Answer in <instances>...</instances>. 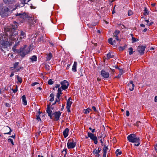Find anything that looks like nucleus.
<instances>
[{
    "instance_id": "nucleus-36",
    "label": "nucleus",
    "mask_w": 157,
    "mask_h": 157,
    "mask_svg": "<svg viewBox=\"0 0 157 157\" xmlns=\"http://www.w3.org/2000/svg\"><path fill=\"white\" fill-rule=\"evenodd\" d=\"M60 98H57L55 101V103H58V104H59L60 102Z\"/></svg>"
},
{
    "instance_id": "nucleus-17",
    "label": "nucleus",
    "mask_w": 157,
    "mask_h": 157,
    "mask_svg": "<svg viewBox=\"0 0 157 157\" xmlns=\"http://www.w3.org/2000/svg\"><path fill=\"white\" fill-rule=\"evenodd\" d=\"M77 62L76 61H75L74 62V64L73 65L72 68V71H73L75 72L77 71L76 68H77Z\"/></svg>"
},
{
    "instance_id": "nucleus-63",
    "label": "nucleus",
    "mask_w": 157,
    "mask_h": 157,
    "mask_svg": "<svg viewBox=\"0 0 157 157\" xmlns=\"http://www.w3.org/2000/svg\"><path fill=\"white\" fill-rule=\"evenodd\" d=\"M97 80L98 81H101V78H97Z\"/></svg>"
},
{
    "instance_id": "nucleus-16",
    "label": "nucleus",
    "mask_w": 157,
    "mask_h": 157,
    "mask_svg": "<svg viewBox=\"0 0 157 157\" xmlns=\"http://www.w3.org/2000/svg\"><path fill=\"white\" fill-rule=\"evenodd\" d=\"M22 104L24 105H27V102L26 99V98L25 95L22 96L21 97Z\"/></svg>"
},
{
    "instance_id": "nucleus-64",
    "label": "nucleus",
    "mask_w": 157,
    "mask_h": 157,
    "mask_svg": "<svg viewBox=\"0 0 157 157\" xmlns=\"http://www.w3.org/2000/svg\"><path fill=\"white\" fill-rule=\"evenodd\" d=\"M106 154H103V157H106Z\"/></svg>"
},
{
    "instance_id": "nucleus-57",
    "label": "nucleus",
    "mask_w": 157,
    "mask_h": 157,
    "mask_svg": "<svg viewBox=\"0 0 157 157\" xmlns=\"http://www.w3.org/2000/svg\"><path fill=\"white\" fill-rule=\"evenodd\" d=\"M64 105H63L62 106V108H61V110H63L64 109Z\"/></svg>"
},
{
    "instance_id": "nucleus-56",
    "label": "nucleus",
    "mask_w": 157,
    "mask_h": 157,
    "mask_svg": "<svg viewBox=\"0 0 157 157\" xmlns=\"http://www.w3.org/2000/svg\"><path fill=\"white\" fill-rule=\"evenodd\" d=\"M140 26L141 27H144L145 26V25L143 24H141L140 25Z\"/></svg>"
},
{
    "instance_id": "nucleus-4",
    "label": "nucleus",
    "mask_w": 157,
    "mask_h": 157,
    "mask_svg": "<svg viewBox=\"0 0 157 157\" xmlns=\"http://www.w3.org/2000/svg\"><path fill=\"white\" fill-rule=\"evenodd\" d=\"M29 52V48L26 45H25L23 48H21L18 51V53L22 57H24Z\"/></svg>"
},
{
    "instance_id": "nucleus-23",
    "label": "nucleus",
    "mask_w": 157,
    "mask_h": 157,
    "mask_svg": "<svg viewBox=\"0 0 157 157\" xmlns=\"http://www.w3.org/2000/svg\"><path fill=\"white\" fill-rule=\"evenodd\" d=\"M108 42L110 44L114 46H116V45L113 42V39L112 38H110L109 39Z\"/></svg>"
},
{
    "instance_id": "nucleus-43",
    "label": "nucleus",
    "mask_w": 157,
    "mask_h": 157,
    "mask_svg": "<svg viewBox=\"0 0 157 157\" xmlns=\"http://www.w3.org/2000/svg\"><path fill=\"white\" fill-rule=\"evenodd\" d=\"M113 37H114L117 41H118L119 42H120V40L118 38V36H113Z\"/></svg>"
},
{
    "instance_id": "nucleus-48",
    "label": "nucleus",
    "mask_w": 157,
    "mask_h": 157,
    "mask_svg": "<svg viewBox=\"0 0 157 157\" xmlns=\"http://www.w3.org/2000/svg\"><path fill=\"white\" fill-rule=\"evenodd\" d=\"M92 109H93L94 111L95 112H97V110L96 109V107L94 106H93L92 107Z\"/></svg>"
},
{
    "instance_id": "nucleus-29",
    "label": "nucleus",
    "mask_w": 157,
    "mask_h": 157,
    "mask_svg": "<svg viewBox=\"0 0 157 157\" xmlns=\"http://www.w3.org/2000/svg\"><path fill=\"white\" fill-rule=\"evenodd\" d=\"M91 110H92L91 109H90L88 108L85 110L84 113L85 114L88 113L90 112V111Z\"/></svg>"
},
{
    "instance_id": "nucleus-30",
    "label": "nucleus",
    "mask_w": 157,
    "mask_h": 157,
    "mask_svg": "<svg viewBox=\"0 0 157 157\" xmlns=\"http://www.w3.org/2000/svg\"><path fill=\"white\" fill-rule=\"evenodd\" d=\"M119 149H117L116 152L117 156H118V155H120L121 154L122 152L121 151H119Z\"/></svg>"
},
{
    "instance_id": "nucleus-25",
    "label": "nucleus",
    "mask_w": 157,
    "mask_h": 157,
    "mask_svg": "<svg viewBox=\"0 0 157 157\" xmlns=\"http://www.w3.org/2000/svg\"><path fill=\"white\" fill-rule=\"evenodd\" d=\"M128 52H129V54L130 55H131L133 53V49L131 47V48H129Z\"/></svg>"
},
{
    "instance_id": "nucleus-53",
    "label": "nucleus",
    "mask_w": 157,
    "mask_h": 157,
    "mask_svg": "<svg viewBox=\"0 0 157 157\" xmlns=\"http://www.w3.org/2000/svg\"><path fill=\"white\" fill-rule=\"evenodd\" d=\"M26 0H22V2H21L23 4H26V3H25Z\"/></svg>"
},
{
    "instance_id": "nucleus-24",
    "label": "nucleus",
    "mask_w": 157,
    "mask_h": 157,
    "mask_svg": "<svg viewBox=\"0 0 157 157\" xmlns=\"http://www.w3.org/2000/svg\"><path fill=\"white\" fill-rule=\"evenodd\" d=\"M50 97H51L49 101H52L54 100V95L53 94L51 93L50 95Z\"/></svg>"
},
{
    "instance_id": "nucleus-44",
    "label": "nucleus",
    "mask_w": 157,
    "mask_h": 157,
    "mask_svg": "<svg viewBox=\"0 0 157 157\" xmlns=\"http://www.w3.org/2000/svg\"><path fill=\"white\" fill-rule=\"evenodd\" d=\"M23 69V67H20L19 68L17 69H16L15 70V71L17 72L18 71L21 69Z\"/></svg>"
},
{
    "instance_id": "nucleus-35",
    "label": "nucleus",
    "mask_w": 157,
    "mask_h": 157,
    "mask_svg": "<svg viewBox=\"0 0 157 157\" xmlns=\"http://www.w3.org/2000/svg\"><path fill=\"white\" fill-rule=\"evenodd\" d=\"M54 83L53 81H52V80L51 79H49L48 82V83L49 85H52Z\"/></svg>"
},
{
    "instance_id": "nucleus-14",
    "label": "nucleus",
    "mask_w": 157,
    "mask_h": 157,
    "mask_svg": "<svg viewBox=\"0 0 157 157\" xmlns=\"http://www.w3.org/2000/svg\"><path fill=\"white\" fill-rule=\"evenodd\" d=\"M4 2L8 4H13L16 2V0H3Z\"/></svg>"
},
{
    "instance_id": "nucleus-3",
    "label": "nucleus",
    "mask_w": 157,
    "mask_h": 157,
    "mask_svg": "<svg viewBox=\"0 0 157 157\" xmlns=\"http://www.w3.org/2000/svg\"><path fill=\"white\" fill-rule=\"evenodd\" d=\"M128 141L131 143H134V146H138L140 145V139L134 134L129 135L127 136Z\"/></svg>"
},
{
    "instance_id": "nucleus-18",
    "label": "nucleus",
    "mask_w": 157,
    "mask_h": 157,
    "mask_svg": "<svg viewBox=\"0 0 157 157\" xmlns=\"http://www.w3.org/2000/svg\"><path fill=\"white\" fill-rule=\"evenodd\" d=\"M20 36V40L24 38L26 36L25 33L23 31H21V33Z\"/></svg>"
},
{
    "instance_id": "nucleus-39",
    "label": "nucleus",
    "mask_w": 157,
    "mask_h": 157,
    "mask_svg": "<svg viewBox=\"0 0 157 157\" xmlns=\"http://www.w3.org/2000/svg\"><path fill=\"white\" fill-rule=\"evenodd\" d=\"M94 153L95 154H96V156L97 155V156H99L100 154L98 153V151L97 150H96L94 151Z\"/></svg>"
},
{
    "instance_id": "nucleus-52",
    "label": "nucleus",
    "mask_w": 157,
    "mask_h": 157,
    "mask_svg": "<svg viewBox=\"0 0 157 157\" xmlns=\"http://www.w3.org/2000/svg\"><path fill=\"white\" fill-rule=\"evenodd\" d=\"M5 105L6 106L8 107H10V106L9 103H6Z\"/></svg>"
},
{
    "instance_id": "nucleus-28",
    "label": "nucleus",
    "mask_w": 157,
    "mask_h": 157,
    "mask_svg": "<svg viewBox=\"0 0 157 157\" xmlns=\"http://www.w3.org/2000/svg\"><path fill=\"white\" fill-rule=\"evenodd\" d=\"M107 57L108 59H109L110 58H112L113 57V55H111V53H109L107 54Z\"/></svg>"
},
{
    "instance_id": "nucleus-22",
    "label": "nucleus",
    "mask_w": 157,
    "mask_h": 157,
    "mask_svg": "<svg viewBox=\"0 0 157 157\" xmlns=\"http://www.w3.org/2000/svg\"><path fill=\"white\" fill-rule=\"evenodd\" d=\"M52 57V54L51 52L49 53V54L48 55L47 57L46 58L47 60L48 61L50 60L51 59Z\"/></svg>"
},
{
    "instance_id": "nucleus-54",
    "label": "nucleus",
    "mask_w": 157,
    "mask_h": 157,
    "mask_svg": "<svg viewBox=\"0 0 157 157\" xmlns=\"http://www.w3.org/2000/svg\"><path fill=\"white\" fill-rule=\"evenodd\" d=\"M71 65V64H68L67 65V68H66V69H68L69 68V67H70V66Z\"/></svg>"
},
{
    "instance_id": "nucleus-10",
    "label": "nucleus",
    "mask_w": 157,
    "mask_h": 157,
    "mask_svg": "<svg viewBox=\"0 0 157 157\" xmlns=\"http://www.w3.org/2000/svg\"><path fill=\"white\" fill-rule=\"evenodd\" d=\"M71 98H69L67 100V106L66 108L67 109V111L69 113L71 112L70 110V108L71 107V106L72 104V102L71 101Z\"/></svg>"
},
{
    "instance_id": "nucleus-60",
    "label": "nucleus",
    "mask_w": 157,
    "mask_h": 157,
    "mask_svg": "<svg viewBox=\"0 0 157 157\" xmlns=\"http://www.w3.org/2000/svg\"><path fill=\"white\" fill-rule=\"evenodd\" d=\"M100 142H101V145H103V144H103V141H102V139L101 138V139L100 140Z\"/></svg>"
},
{
    "instance_id": "nucleus-50",
    "label": "nucleus",
    "mask_w": 157,
    "mask_h": 157,
    "mask_svg": "<svg viewBox=\"0 0 157 157\" xmlns=\"http://www.w3.org/2000/svg\"><path fill=\"white\" fill-rule=\"evenodd\" d=\"M126 115L128 117L129 115V112L127 110L126 111Z\"/></svg>"
},
{
    "instance_id": "nucleus-9",
    "label": "nucleus",
    "mask_w": 157,
    "mask_h": 157,
    "mask_svg": "<svg viewBox=\"0 0 157 157\" xmlns=\"http://www.w3.org/2000/svg\"><path fill=\"white\" fill-rule=\"evenodd\" d=\"M146 46H139L137 49V51L140 53L141 55H143L144 53Z\"/></svg>"
},
{
    "instance_id": "nucleus-26",
    "label": "nucleus",
    "mask_w": 157,
    "mask_h": 157,
    "mask_svg": "<svg viewBox=\"0 0 157 157\" xmlns=\"http://www.w3.org/2000/svg\"><path fill=\"white\" fill-rule=\"evenodd\" d=\"M120 33V32L118 30H116L113 34V37L116 36H118V35Z\"/></svg>"
},
{
    "instance_id": "nucleus-46",
    "label": "nucleus",
    "mask_w": 157,
    "mask_h": 157,
    "mask_svg": "<svg viewBox=\"0 0 157 157\" xmlns=\"http://www.w3.org/2000/svg\"><path fill=\"white\" fill-rule=\"evenodd\" d=\"M38 84H39V83L38 82H34L33 83L31 84V86H34L35 85H36Z\"/></svg>"
},
{
    "instance_id": "nucleus-55",
    "label": "nucleus",
    "mask_w": 157,
    "mask_h": 157,
    "mask_svg": "<svg viewBox=\"0 0 157 157\" xmlns=\"http://www.w3.org/2000/svg\"><path fill=\"white\" fill-rule=\"evenodd\" d=\"M14 75V73L13 72H12L11 73V74H10V77H12V76H13Z\"/></svg>"
},
{
    "instance_id": "nucleus-8",
    "label": "nucleus",
    "mask_w": 157,
    "mask_h": 157,
    "mask_svg": "<svg viewBox=\"0 0 157 157\" xmlns=\"http://www.w3.org/2000/svg\"><path fill=\"white\" fill-rule=\"evenodd\" d=\"M61 85V88L63 90H65L68 88L69 84L68 82L66 80H64L60 82Z\"/></svg>"
},
{
    "instance_id": "nucleus-2",
    "label": "nucleus",
    "mask_w": 157,
    "mask_h": 157,
    "mask_svg": "<svg viewBox=\"0 0 157 157\" xmlns=\"http://www.w3.org/2000/svg\"><path fill=\"white\" fill-rule=\"evenodd\" d=\"M21 17L23 19L22 22H27L30 26H34L36 23V20L34 17H30L26 14L21 15Z\"/></svg>"
},
{
    "instance_id": "nucleus-34",
    "label": "nucleus",
    "mask_w": 157,
    "mask_h": 157,
    "mask_svg": "<svg viewBox=\"0 0 157 157\" xmlns=\"http://www.w3.org/2000/svg\"><path fill=\"white\" fill-rule=\"evenodd\" d=\"M8 141L9 142H10L13 145H14V143L13 139H12L9 138L8 139Z\"/></svg>"
},
{
    "instance_id": "nucleus-1",
    "label": "nucleus",
    "mask_w": 157,
    "mask_h": 157,
    "mask_svg": "<svg viewBox=\"0 0 157 157\" xmlns=\"http://www.w3.org/2000/svg\"><path fill=\"white\" fill-rule=\"evenodd\" d=\"M14 25H12V28L5 33L2 36L3 41L1 44V48L2 50L3 48L7 47L8 44L12 43L13 41L17 40H18V32L16 30V28L17 27V22H14Z\"/></svg>"
},
{
    "instance_id": "nucleus-12",
    "label": "nucleus",
    "mask_w": 157,
    "mask_h": 157,
    "mask_svg": "<svg viewBox=\"0 0 157 157\" xmlns=\"http://www.w3.org/2000/svg\"><path fill=\"white\" fill-rule=\"evenodd\" d=\"M127 86L130 90L132 91L133 90L135 86L132 81H130L128 84Z\"/></svg>"
},
{
    "instance_id": "nucleus-15",
    "label": "nucleus",
    "mask_w": 157,
    "mask_h": 157,
    "mask_svg": "<svg viewBox=\"0 0 157 157\" xmlns=\"http://www.w3.org/2000/svg\"><path fill=\"white\" fill-rule=\"evenodd\" d=\"M46 112L47 113H48V116L50 117L52 115V111L50 109V106L49 105H48L47 106Z\"/></svg>"
},
{
    "instance_id": "nucleus-40",
    "label": "nucleus",
    "mask_w": 157,
    "mask_h": 157,
    "mask_svg": "<svg viewBox=\"0 0 157 157\" xmlns=\"http://www.w3.org/2000/svg\"><path fill=\"white\" fill-rule=\"evenodd\" d=\"M67 149H64L62 151V153L64 155V156L67 153V151H66Z\"/></svg>"
},
{
    "instance_id": "nucleus-32",
    "label": "nucleus",
    "mask_w": 157,
    "mask_h": 157,
    "mask_svg": "<svg viewBox=\"0 0 157 157\" xmlns=\"http://www.w3.org/2000/svg\"><path fill=\"white\" fill-rule=\"evenodd\" d=\"M133 14V12L131 10H129L128 12V15L129 16L132 15Z\"/></svg>"
},
{
    "instance_id": "nucleus-51",
    "label": "nucleus",
    "mask_w": 157,
    "mask_h": 157,
    "mask_svg": "<svg viewBox=\"0 0 157 157\" xmlns=\"http://www.w3.org/2000/svg\"><path fill=\"white\" fill-rule=\"evenodd\" d=\"M61 94H59V93H57V95H56V97L57 98H60V95Z\"/></svg>"
},
{
    "instance_id": "nucleus-19",
    "label": "nucleus",
    "mask_w": 157,
    "mask_h": 157,
    "mask_svg": "<svg viewBox=\"0 0 157 157\" xmlns=\"http://www.w3.org/2000/svg\"><path fill=\"white\" fill-rule=\"evenodd\" d=\"M117 68L119 70V73L117 76V77L118 78H120L121 75L124 72V71L122 69H120L119 68L117 67Z\"/></svg>"
},
{
    "instance_id": "nucleus-7",
    "label": "nucleus",
    "mask_w": 157,
    "mask_h": 157,
    "mask_svg": "<svg viewBox=\"0 0 157 157\" xmlns=\"http://www.w3.org/2000/svg\"><path fill=\"white\" fill-rule=\"evenodd\" d=\"M76 143L74 140L71 139L68 140L67 143V147L68 149L74 148L76 145Z\"/></svg>"
},
{
    "instance_id": "nucleus-47",
    "label": "nucleus",
    "mask_w": 157,
    "mask_h": 157,
    "mask_svg": "<svg viewBox=\"0 0 157 157\" xmlns=\"http://www.w3.org/2000/svg\"><path fill=\"white\" fill-rule=\"evenodd\" d=\"M132 43L134 42H135L136 41V39L134 37H132Z\"/></svg>"
},
{
    "instance_id": "nucleus-41",
    "label": "nucleus",
    "mask_w": 157,
    "mask_h": 157,
    "mask_svg": "<svg viewBox=\"0 0 157 157\" xmlns=\"http://www.w3.org/2000/svg\"><path fill=\"white\" fill-rule=\"evenodd\" d=\"M58 92L57 93L62 94V90H61V88H59V89H58Z\"/></svg>"
},
{
    "instance_id": "nucleus-11",
    "label": "nucleus",
    "mask_w": 157,
    "mask_h": 157,
    "mask_svg": "<svg viewBox=\"0 0 157 157\" xmlns=\"http://www.w3.org/2000/svg\"><path fill=\"white\" fill-rule=\"evenodd\" d=\"M101 75L104 78H107L109 77V73L108 72L105 71V70H102L101 72Z\"/></svg>"
},
{
    "instance_id": "nucleus-33",
    "label": "nucleus",
    "mask_w": 157,
    "mask_h": 157,
    "mask_svg": "<svg viewBox=\"0 0 157 157\" xmlns=\"http://www.w3.org/2000/svg\"><path fill=\"white\" fill-rule=\"evenodd\" d=\"M149 13L147 11V10L146 8H145L144 12V15H148Z\"/></svg>"
},
{
    "instance_id": "nucleus-59",
    "label": "nucleus",
    "mask_w": 157,
    "mask_h": 157,
    "mask_svg": "<svg viewBox=\"0 0 157 157\" xmlns=\"http://www.w3.org/2000/svg\"><path fill=\"white\" fill-rule=\"evenodd\" d=\"M155 150L157 151V145H155Z\"/></svg>"
},
{
    "instance_id": "nucleus-62",
    "label": "nucleus",
    "mask_w": 157,
    "mask_h": 157,
    "mask_svg": "<svg viewBox=\"0 0 157 157\" xmlns=\"http://www.w3.org/2000/svg\"><path fill=\"white\" fill-rule=\"evenodd\" d=\"M157 97L155 96V101L156 102H157Z\"/></svg>"
},
{
    "instance_id": "nucleus-21",
    "label": "nucleus",
    "mask_w": 157,
    "mask_h": 157,
    "mask_svg": "<svg viewBox=\"0 0 157 157\" xmlns=\"http://www.w3.org/2000/svg\"><path fill=\"white\" fill-rule=\"evenodd\" d=\"M108 150V148L107 146H106L105 145L103 149V151L104 154H106L107 153V151Z\"/></svg>"
},
{
    "instance_id": "nucleus-31",
    "label": "nucleus",
    "mask_w": 157,
    "mask_h": 157,
    "mask_svg": "<svg viewBox=\"0 0 157 157\" xmlns=\"http://www.w3.org/2000/svg\"><path fill=\"white\" fill-rule=\"evenodd\" d=\"M18 87L17 86H16L15 88L14 89H12V90H13V93H16L18 91Z\"/></svg>"
},
{
    "instance_id": "nucleus-5",
    "label": "nucleus",
    "mask_w": 157,
    "mask_h": 157,
    "mask_svg": "<svg viewBox=\"0 0 157 157\" xmlns=\"http://www.w3.org/2000/svg\"><path fill=\"white\" fill-rule=\"evenodd\" d=\"M61 114V113L60 111L55 112L52 114L50 118L53 119L54 121H57L59 119Z\"/></svg>"
},
{
    "instance_id": "nucleus-38",
    "label": "nucleus",
    "mask_w": 157,
    "mask_h": 157,
    "mask_svg": "<svg viewBox=\"0 0 157 157\" xmlns=\"http://www.w3.org/2000/svg\"><path fill=\"white\" fill-rule=\"evenodd\" d=\"M19 64L18 62H16L13 64V67L14 68H16L18 66Z\"/></svg>"
},
{
    "instance_id": "nucleus-13",
    "label": "nucleus",
    "mask_w": 157,
    "mask_h": 157,
    "mask_svg": "<svg viewBox=\"0 0 157 157\" xmlns=\"http://www.w3.org/2000/svg\"><path fill=\"white\" fill-rule=\"evenodd\" d=\"M69 129L68 128H66L63 132V135L64 137L66 138L67 137L68 135V132Z\"/></svg>"
},
{
    "instance_id": "nucleus-45",
    "label": "nucleus",
    "mask_w": 157,
    "mask_h": 157,
    "mask_svg": "<svg viewBox=\"0 0 157 157\" xmlns=\"http://www.w3.org/2000/svg\"><path fill=\"white\" fill-rule=\"evenodd\" d=\"M36 119L38 121H41V119L40 118L39 115L36 116Z\"/></svg>"
},
{
    "instance_id": "nucleus-61",
    "label": "nucleus",
    "mask_w": 157,
    "mask_h": 157,
    "mask_svg": "<svg viewBox=\"0 0 157 157\" xmlns=\"http://www.w3.org/2000/svg\"><path fill=\"white\" fill-rule=\"evenodd\" d=\"M50 44L52 46H53L54 45L53 43L52 42H50Z\"/></svg>"
},
{
    "instance_id": "nucleus-6",
    "label": "nucleus",
    "mask_w": 157,
    "mask_h": 157,
    "mask_svg": "<svg viewBox=\"0 0 157 157\" xmlns=\"http://www.w3.org/2000/svg\"><path fill=\"white\" fill-rule=\"evenodd\" d=\"M88 137L86 136V139H87L88 137L90 138V139L93 140L94 142V143L97 144H98V139L97 136L94 135L93 134L90 133V132H88Z\"/></svg>"
},
{
    "instance_id": "nucleus-42",
    "label": "nucleus",
    "mask_w": 157,
    "mask_h": 157,
    "mask_svg": "<svg viewBox=\"0 0 157 157\" xmlns=\"http://www.w3.org/2000/svg\"><path fill=\"white\" fill-rule=\"evenodd\" d=\"M126 48V47L125 46H124L123 47H120L119 48V50H124Z\"/></svg>"
},
{
    "instance_id": "nucleus-58",
    "label": "nucleus",
    "mask_w": 157,
    "mask_h": 157,
    "mask_svg": "<svg viewBox=\"0 0 157 157\" xmlns=\"http://www.w3.org/2000/svg\"><path fill=\"white\" fill-rule=\"evenodd\" d=\"M153 23H154L153 22H151L148 24V25L150 26V25H151Z\"/></svg>"
},
{
    "instance_id": "nucleus-49",
    "label": "nucleus",
    "mask_w": 157,
    "mask_h": 157,
    "mask_svg": "<svg viewBox=\"0 0 157 157\" xmlns=\"http://www.w3.org/2000/svg\"><path fill=\"white\" fill-rule=\"evenodd\" d=\"M60 86V85L59 84H56L55 86V87L56 88H58V89H59V87Z\"/></svg>"
},
{
    "instance_id": "nucleus-27",
    "label": "nucleus",
    "mask_w": 157,
    "mask_h": 157,
    "mask_svg": "<svg viewBox=\"0 0 157 157\" xmlns=\"http://www.w3.org/2000/svg\"><path fill=\"white\" fill-rule=\"evenodd\" d=\"M17 78L18 80V81L20 83H21L22 82V79L21 77H19L18 75L17 76Z\"/></svg>"
},
{
    "instance_id": "nucleus-20",
    "label": "nucleus",
    "mask_w": 157,
    "mask_h": 157,
    "mask_svg": "<svg viewBox=\"0 0 157 157\" xmlns=\"http://www.w3.org/2000/svg\"><path fill=\"white\" fill-rule=\"evenodd\" d=\"M37 57L35 56H33L30 58V59L31 62H36L37 61Z\"/></svg>"
},
{
    "instance_id": "nucleus-37",
    "label": "nucleus",
    "mask_w": 157,
    "mask_h": 157,
    "mask_svg": "<svg viewBox=\"0 0 157 157\" xmlns=\"http://www.w3.org/2000/svg\"><path fill=\"white\" fill-rule=\"evenodd\" d=\"M7 128H9V129L10 130V132H6V133H4V134H5H5H9V135H11V129H10V127H9L7 126Z\"/></svg>"
}]
</instances>
